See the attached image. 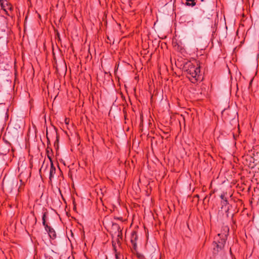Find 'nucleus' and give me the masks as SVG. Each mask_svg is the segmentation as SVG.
<instances>
[{
    "instance_id": "nucleus-29",
    "label": "nucleus",
    "mask_w": 259,
    "mask_h": 259,
    "mask_svg": "<svg viewBox=\"0 0 259 259\" xmlns=\"http://www.w3.org/2000/svg\"><path fill=\"white\" fill-rule=\"evenodd\" d=\"M68 175H69V176H70V177H72L71 173V171H69Z\"/></svg>"
},
{
    "instance_id": "nucleus-8",
    "label": "nucleus",
    "mask_w": 259,
    "mask_h": 259,
    "mask_svg": "<svg viewBox=\"0 0 259 259\" xmlns=\"http://www.w3.org/2000/svg\"><path fill=\"white\" fill-rule=\"evenodd\" d=\"M226 194H227V192H223L220 195V198L222 199L221 203H222V206H226L228 204H229L228 199H227V197L225 196Z\"/></svg>"
},
{
    "instance_id": "nucleus-41",
    "label": "nucleus",
    "mask_w": 259,
    "mask_h": 259,
    "mask_svg": "<svg viewBox=\"0 0 259 259\" xmlns=\"http://www.w3.org/2000/svg\"><path fill=\"white\" fill-rule=\"evenodd\" d=\"M23 175V172H22L21 174H20V176H22Z\"/></svg>"
},
{
    "instance_id": "nucleus-40",
    "label": "nucleus",
    "mask_w": 259,
    "mask_h": 259,
    "mask_svg": "<svg viewBox=\"0 0 259 259\" xmlns=\"http://www.w3.org/2000/svg\"><path fill=\"white\" fill-rule=\"evenodd\" d=\"M76 209V206H74V208H73V209Z\"/></svg>"
},
{
    "instance_id": "nucleus-3",
    "label": "nucleus",
    "mask_w": 259,
    "mask_h": 259,
    "mask_svg": "<svg viewBox=\"0 0 259 259\" xmlns=\"http://www.w3.org/2000/svg\"><path fill=\"white\" fill-rule=\"evenodd\" d=\"M46 137L48 145L50 144L51 141H54V147L57 151L58 150L59 148V142L60 137L58 133L57 128L54 126L53 128L50 130L49 132L47 131Z\"/></svg>"
},
{
    "instance_id": "nucleus-5",
    "label": "nucleus",
    "mask_w": 259,
    "mask_h": 259,
    "mask_svg": "<svg viewBox=\"0 0 259 259\" xmlns=\"http://www.w3.org/2000/svg\"><path fill=\"white\" fill-rule=\"evenodd\" d=\"M0 6L7 15H11L13 7L7 0H0Z\"/></svg>"
},
{
    "instance_id": "nucleus-39",
    "label": "nucleus",
    "mask_w": 259,
    "mask_h": 259,
    "mask_svg": "<svg viewBox=\"0 0 259 259\" xmlns=\"http://www.w3.org/2000/svg\"><path fill=\"white\" fill-rule=\"evenodd\" d=\"M36 221H37V219L36 218H35V223L36 222Z\"/></svg>"
},
{
    "instance_id": "nucleus-38",
    "label": "nucleus",
    "mask_w": 259,
    "mask_h": 259,
    "mask_svg": "<svg viewBox=\"0 0 259 259\" xmlns=\"http://www.w3.org/2000/svg\"><path fill=\"white\" fill-rule=\"evenodd\" d=\"M9 151V149H8L7 151L6 152V153L5 154H6L7 152H8Z\"/></svg>"
},
{
    "instance_id": "nucleus-30",
    "label": "nucleus",
    "mask_w": 259,
    "mask_h": 259,
    "mask_svg": "<svg viewBox=\"0 0 259 259\" xmlns=\"http://www.w3.org/2000/svg\"><path fill=\"white\" fill-rule=\"evenodd\" d=\"M28 2L29 3V4L30 5V7L31 8V0H28Z\"/></svg>"
},
{
    "instance_id": "nucleus-9",
    "label": "nucleus",
    "mask_w": 259,
    "mask_h": 259,
    "mask_svg": "<svg viewBox=\"0 0 259 259\" xmlns=\"http://www.w3.org/2000/svg\"><path fill=\"white\" fill-rule=\"evenodd\" d=\"M111 229L114 232V233H116L117 231L118 232L119 230H121L119 225L115 223H112Z\"/></svg>"
},
{
    "instance_id": "nucleus-35",
    "label": "nucleus",
    "mask_w": 259,
    "mask_h": 259,
    "mask_svg": "<svg viewBox=\"0 0 259 259\" xmlns=\"http://www.w3.org/2000/svg\"><path fill=\"white\" fill-rule=\"evenodd\" d=\"M58 166V167H59V170H60V172H62V171L61 170V169H60V168L59 166Z\"/></svg>"
},
{
    "instance_id": "nucleus-13",
    "label": "nucleus",
    "mask_w": 259,
    "mask_h": 259,
    "mask_svg": "<svg viewBox=\"0 0 259 259\" xmlns=\"http://www.w3.org/2000/svg\"><path fill=\"white\" fill-rule=\"evenodd\" d=\"M140 120L141 122L140 123V130L142 132L143 131V115L140 116Z\"/></svg>"
},
{
    "instance_id": "nucleus-28",
    "label": "nucleus",
    "mask_w": 259,
    "mask_h": 259,
    "mask_svg": "<svg viewBox=\"0 0 259 259\" xmlns=\"http://www.w3.org/2000/svg\"><path fill=\"white\" fill-rule=\"evenodd\" d=\"M30 177H31V172H29V176H28V178L29 179L30 181Z\"/></svg>"
},
{
    "instance_id": "nucleus-22",
    "label": "nucleus",
    "mask_w": 259,
    "mask_h": 259,
    "mask_svg": "<svg viewBox=\"0 0 259 259\" xmlns=\"http://www.w3.org/2000/svg\"><path fill=\"white\" fill-rule=\"evenodd\" d=\"M13 184H15L17 186L18 184L17 180H16L15 181H13Z\"/></svg>"
},
{
    "instance_id": "nucleus-44",
    "label": "nucleus",
    "mask_w": 259,
    "mask_h": 259,
    "mask_svg": "<svg viewBox=\"0 0 259 259\" xmlns=\"http://www.w3.org/2000/svg\"><path fill=\"white\" fill-rule=\"evenodd\" d=\"M41 168H40V169H39V172H40V171H41Z\"/></svg>"
},
{
    "instance_id": "nucleus-45",
    "label": "nucleus",
    "mask_w": 259,
    "mask_h": 259,
    "mask_svg": "<svg viewBox=\"0 0 259 259\" xmlns=\"http://www.w3.org/2000/svg\"><path fill=\"white\" fill-rule=\"evenodd\" d=\"M201 2H203V1H204V0H201Z\"/></svg>"
},
{
    "instance_id": "nucleus-1",
    "label": "nucleus",
    "mask_w": 259,
    "mask_h": 259,
    "mask_svg": "<svg viewBox=\"0 0 259 259\" xmlns=\"http://www.w3.org/2000/svg\"><path fill=\"white\" fill-rule=\"evenodd\" d=\"M183 70L186 72L187 77L194 82L199 79L200 66L199 63L196 61L195 64L189 61L184 64Z\"/></svg>"
},
{
    "instance_id": "nucleus-37",
    "label": "nucleus",
    "mask_w": 259,
    "mask_h": 259,
    "mask_svg": "<svg viewBox=\"0 0 259 259\" xmlns=\"http://www.w3.org/2000/svg\"><path fill=\"white\" fill-rule=\"evenodd\" d=\"M29 12H30V8H29V9H28V13H29Z\"/></svg>"
},
{
    "instance_id": "nucleus-26",
    "label": "nucleus",
    "mask_w": 259,
    "mask_h": 259,
    "mask_svg": "<svg viewBox=\"0 0 259 259\" xmlns=\"http://www.w3.org/2000/svg\"><path fill=\"white\" fill-rule=\"evenodd\" d=\"M35 14L39 18H40V15L37 12V11L35 12Z\"/></svg>"
},
{
    "instance_id": "nucleus-34",
    "label": "nucleus",
    "mask_w": 259,
    "mask_h": 259,
    "mask_svg": "<svg viewBox=\"0 0 259 259\" xmlns=\"http://www.w3.org/2000/svg\"><path fill=\"white\" fill-rule=\"evenodd\" d=\"M195 197L199 198V195H198V194H197V195H196L195 196Z\"/></svg>"
},
{
    "instance_id": "nucleus-18",
    "label": "nucleus",
    "mask_w": 259,
    "mask_h": 259,
    "mask_svg": "<svg viewBox=\"0 0 259 259\" xmlns=\"http://www.w3.org/2000/svg\"><path fill=\"white\" fill-rule=\"evenodd\" d=\"M122 240V239H120L119 238H117L116 239V242L118 244H119V245H121V241Z\"/></svg>"
},
{
    "instance_id": "nucleus-32",
    "label": "nucleus",
    "mask_w": 259,
    "mask_h": 259,
    "mask_svg": "<svg viewBox=\"0 0 259 259\" xmlns=\"http://www.w3.org/2000/svg\"><path fill=\"white\" fill-rule=\"evenodd\" d=\"M121 97L125 100V97L123 96V94L121 93Z\"/></svg>"
},
{
    "instance_id": "nucleus-27",
    "label": "nucleus",
    "mask_w": 259,
    "mask_h": 259,
    "mask_svg": "<svg viewBox=\"0 0 259 259\" xmlns=\"http://www.w3.org/2000/svg\"><path fill=\"white\" fill-rule=\"evenodd\" d=\"M33 129L35 131V133H36V127H35V126L34 125H33Z\"/></svg>"
},
{
    "instance_id": "nucleus-10",
    "label": "nucleus",
    "mask_w": 259,
    "mask_h": 259,
    "mask_svg": "<svg viewBox=\"0 0 259 259\" xmlns=\"http://www.w3.org/2000/svg\"><path fill=\"white\" fill-rule=\"evenodd\" d=\"M248 159H249L248 160H249V163H247L248 159L246 158V164L248 165V166L249 167L253 168L254 167V164H253V162H252V161L254 159L251 156H249Z\"/></svg>"
},
{
    "instance_id": "nucleus-4",
    "label": "nucleus",
    "mask_w": 259,
    "mask_h": 259,
    "mask_svg": "<svg viewBox=\"0 0 259 259\" xmlns=\"http://www.w3.org/2000/svg\"><path fill=\"white\" fill-rule=\"evenodd\" d=\"M47 213V211H44L42 212V224L44 226L46 230L48 233L50 237L52 239H55L57 237V235H56L55 231L54 230V229L53 228H52L51 226H48V224L46 223V219Z\"/></svg>"
},
{
    "instance_id": "nucleus-21",
    "label": "nucleus",
    "mask_w": 259,
    "mask_h": 259,
    "mask_svg": "<svg viewBox=\"0 0 259 259\" xmlns=\"http://www.w3.org/2000/svg\"><path fill=\"white\" fill-rule=\"evenodd\" d=\"M69 120L67 118H66L65 120V122L66 124H68L69 123Z\"/></svg>"
},
{
    "instance_id": "nucleus-15",
    "label": "nucleus",
    "mask_w": 259,
    "mask_h": 259,
    "mask_svg": "<svg viewBox=\"0 0 259 259\" xmlns=\"http://www.w3.org/2000/svg\"><path fill=\"white\" fill-rule=\"evenodd\" d=\"M118 232V234H117V238H119L120 239H122V230H119Z\"/></svg>"
},
{
    "instance_id": "nucleus-36",
    "label": "nucleus",
    "mask_w": 259,
    "mask_h": 259,
    "mask_svg": "<svg viewBox=\"0 0 259 259\" xmlns=\"http://www.w3.org/2000/svg\"><path fill=\"white\" fill-rule=\"evenodd\" d=\"M252 79L250 81V83H249V84L250 85L252 83Z\"/></svg>"
},
{
    "instance_id": "nucleus-43",
    "label": "nucleus",
    "mask_w": 259,
    "mask_h": 259,
    "mask_svg": "<svg viewBox=\"0 0 259 259\" xmlns=\"http://www.w3.org/2000/svg\"><path fill=\"white\" fill-rule=\"evenodd\" d=\"M33 75H34V69H33Z\"/></svg>"
},
{
    "instance_id": "nucleus-2",
    "label": "nucleus",
    "mask_w": 259,
    "mask_h": 259,
    "mask_svg": "<svg viewBox=\"0 0 259 259\" xmlns=\"http://www.w3.org/2000/svg\"><path fill=\"white\" fill-rule=\"evenodd\" d=\"M227 239V234L225 233H219L214 238L213 242V254L218 255L219 252L222 251L225 246Z\"/></svg>"
},
{
    "instance_id": "nucleus-33",
    "label": "nucleus",
    "mask_w": 259,
    "mask_h": 259,
    "mask_svg": "<svg viewBox=\"0 0 259 259\" xmlns=\"http://www.w3.org/2000/svg\"><path fill=\"white\" fill-rule=\"evenodd\" d=\"M229 210V208H228L227 210H226V213H228Z\"/></svg>"
},
{
    "instance_id": "nucleus-20",
    "label": "nucleus",
    "mask_w": 259,
    "mask_h": 259,
    "mask_svg": "<svg viewBox=\"0 0 259 259\" xmlns=\"http://www.w3.org/2000/svg\"><path fill=\"white\" fill-rule=\"evenodd\" d=\"M124 120H125V123H126V120H128V119L127 118V115H126V116L124 115Z\"/></svg>"
},
{
    "instance_id": "nucleus-12",
    "label": "nucleus",
    "mask_w": 259,
    "mask_h": 259,
    "mask_svg": "<svg viewBox=\"0 0 259 259\" xmlns=\"http://www.w3.org/2000/svg\"><path fill=\"white\" fill-rule=\"evenodd\" d=\"M136 252V254L137 255V257L139 258V259H146L145 258V256L143 254H141V253H139L138 251H137V250L136 251H135Z\"/></svg>"
},
{
    "instance_id": "nucleus-11",
    "label": "nucleus",
    "mask_w": 259,
    "mask_h": 259,
    "mask_svg": "<svg viewBox=\"0 0 259 259\" xmlns=\"http://www.w3.org/2000/svg\"><path fill=\"white\" fill-rule=\"evenodd\" d=\"M186 5L187 6H192V7H193L194 6H195L196 5V3H195V0H186Z\"/></svg>"
},
{
    "instance_id": "nucleus-25",
    "label": "nucleus",
    "mask_w": 259,
    "mask_h": 259,
    "mask_svg": "<svg viewBox=\"0 0 259 259\" xmlns=\"http://www.w3.org/2000/svg\"><path fill=\"white\" fill-rule=\"evenodd\" d=\"M27 17H28V16H26L25 17V21H24V27H25V25H26V20H27Z\"/></svg>"
},
{
    "instance_id": "nucleus-24",
    "label": "nucleus",
    "mask_w": 259,
    "mask_h": 259,
    "mask_svg": "<svg viewBox=\"0 0 259 259\" xmlns=\"http://www.w3.org/2000/svg\"><path fill=\"white\" fill-rule=\"evenodd\" d=\"M57 37L58 38L59 40H60V34L58 32H57Z\"/></svg>"
},
{
    "instance_id": "nucleus-19",
    "label": "nucleus",
    "mask_w": 259,
    "mask_h": 259,
    "mask_svg": "<svg viewBox=\"0 0 259 259\" xmlns=\"http://www.w3.org/2000/svg\"><path fill=\"white\" fill-rule=\"evenodd\" d=\"M119 253H115V258L116 259H120L119 257Z\"/></svg>"
},
{
    "instance_id": "nucleus-31",
    "label": "nucleus",
    "mask_w": 259,
    "mask_h": 259,
    "mask_svg": "<svg viewBox=\"0 0 259 259\" xmlns=\"http://www.w3.org/2000/svg\"><path fill=\"white\" fill-rule=\"evenodd\" d=\"M61 162L63 163V164L65 165V162L64 161H63L62 159L61 160Z\"/></svg>"
},
{
    "instance_id": "nucleus-17",
    "label": "nucleus",
    "mask_w": 259,
    "mask_h": 259,
    "mask_svg": "<svg viewBox=\"0 0 259 259\" xmlns=\"http://www.w3.org/2000/svg\"><path fill=\"white\" fill-rule=\"evenodd\" d=\"M122 111H123V113L124 115H125V116L127 115V113L125 107H123Z\"/></svg>"
},
{
    "instance_id": "nucleus-23",
    "label": "nucleus",
    "mask_w": 259,
    "mask_h": 259,
    "mask_svg": "<svg viewBox=\"0 0 259 259\" xmlns=\"http://www.w3.org/2000/svg\"><path fill=\"white\" fill-rule=\"evenodd\" d=\"M32 167V162H31V158L30 159V167L31 168Z\"/></svg>"
},
{
    "instance_id": "nucleus-14",
    "label": "nucleus",
    "mask_w": 259,
    "mask_h": 259,
    "mask_svg": "<svg viewBox=\"0 0 259 259\" xmlns=\"http://www.w3.org/2000/svg\"><path fill=\"white\" fill-rule=\"evenodd\" d=\"M112 247H113V250H114V252L115 253H117V249H116V243L113 240L112 241Z\"/></svg>"
},
{
    "instance_id": "nucleus-42",
    "label": "nucleus",
    "mask_w": 259,
    "mask_h": 259,
    "mask_svg": "<svg viewBox=\"0 0 259 259\" xmlns=\"http://www.w3.org/2000/svg\"><path fill=\"white\" fill-rule=\"evenodd\" d=\"M33 259H35V255H34V256H33Z\"/></svg>"
},
{
    "instance_id": "nucleus-7",
    "label": "nucleus",
    "mask_w": 259,
    "mask_h": 259,
    "mask_svg": "<svg viewBox=\"0 0 259 259\" xmlns=\"http://www.w3.org/2000/svg\"><path fill=\"white\" fill-rule=\"evenodd\" d=\"M48 157L50 160L51 162V167L50 170V176H49V179L50 180H52V179L54 177V176L56 172V168L55 166L54 165L53 161L52 160V158L48 156Z\"/></svg>"
},
{
    "instance_id": "nucleus-6",
    "label": "nucleus",
    "mask_w": 259,
    "mask_h": 259,
    "mask_svg": "<svg viewBox=\"0 0 259 259\" xmlns=\"http://www.w3.org/2000/svg\"><path fill=\"white\" fill-rule=\"evenodd\" d=\"M138 237L137 235V232L136 231H134L132 232L131 234V242L132 244V249L134 251H136L137 249V241L138 240Z\"/></svg>"
},
{
    "instance_id": "nucleus-16",
    "label": "nucleus",
    "mask_w": 259,
    "mask_h": 259,
    "mask_svg": "<svg viewBox=\"0 0 259 259\" xmlns=\"http://www.w3.org/2000/svg\"><path fill=\"white\" fill-rule=\"evenodd\" d=\"M114 219L115 220H119L121 222H123V218L121 217H114Z\"/></svg>"
}]
</instances>
